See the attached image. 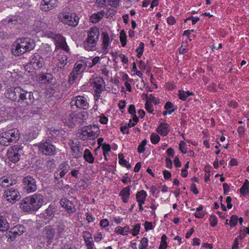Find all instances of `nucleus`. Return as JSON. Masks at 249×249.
<instances>
[{"mask_svg": "<svg viewBox=\"0 0 249 249\" xmlns=\"http://www.w3.org/2000/svg\"><path fill=\"white\" fill-rule=\"evenodd\" d=\"M44 203V197L41 194H35L23 198L20 208L24 212H33L38 210Z\"/></svg>", "mask_w": 249, "mask_h": 249, "instance_id": "obj_1", "label": "nucleus"}, {"mask_svg": "<svg viewBox=\"0 0 249 249\" xmlns=\"http://www.w3.org/2000/svg\"><path fill=\"white\" fill-rule=\"evenodd\" d=\"M35 46V41L31 38H19L13 43L12 46V51L14 55L20 56L24 53L33 50Z\"/></svg>", "mask_w": 249, "mask_h": 249, "instance_id": "obj_2", "label": "nucleus"}, {"mask_svg": "<svg viewBox=\"0 0 249 249\" xmlns=\"http://www.w3.org/2000/svg\"><path fill=\"white\" fill-rule=\"evenodd\" d=\"M43 35L44 36L51 38L53 41L56 48H60L67 53H69V47L67 45L65 37L61 34L46 29Z\"/></svg>", "mask_w": 249, "mask_h": 249, "instance_id": "obj_3", "label": "nucleus"}, {"mask_svg": "<svg viewBox=\"0 0 249 249\" xmlns=\"http://www.w3.org/2000/svg\"><path fill=\"white\" fill-rule=\"evenodd\" d=\"M99 36V29L97 27L90 28L88 31V36L83 43L84 48L89 51L95 50Z\"/></svg>", "mask_w": 249, "mask_h": 249, "instance_id": "obj_4", "label": "nucleus"}, {"mask_svg": "<svg viewBox=\"0 0 249 249\" xmlns=\"http://www.w3.org/2000/svg\"><path fill=\"white\" fill-rule=\"evenodd\" d=\"M54 140L52 137H47L46 140H43L36 144L38 151L43 155L46 156H53L56 154V148L53 144Z\"/></svg>", "mask_w": 249, "mask_h": 249, "instance_id": "obj_5", "label": "nucleus"}, {"mask_svg": "<svg viewBox=\"0 0 249 249\" xmlns=\"http://www.w3.org/2000/svg\"><path fill=\"white\" fill-rule=\"evenodd\" d=\"M44 64L43 57L38 53H36L30 57L29 62L25 66L26 71L33 72L34 70L42 68Z\"/></svg>", "mask_w": 249, "mask_h": 249, "instance_id": "obj_6", "label": "nucleus"}, {"mask_svg": "<svg viewBox=\"0 0 249 249\" xmlns=\"http://www.w3.org/2000/svg\"><path fill=\"white\" fill-rule=\"evenodd\" d=\"M19 139V134L17 129H10L2 132L0 135V144L8 146L11 142H15Z\"/></svg>", "mask_w": 249, "mask_h": 249, "instance_id": "obj_7", "label": "nucleus"}, {"mask_svg": "<svg viewBox=\"0 0 249 249\" xmlns=\"http://www.w3.org/2000/svg\"><path fill=\"white\" fill-rule=\"evenodd\" d=\"M21 185L24 192L29 194L36 192L37 189V181L31 175H27L22 178Z\"/></svg>", "mask_w": 249, "mask_h": 249, "instance_id": "obj_8", "label": "nucleus"}, {"mask_svg": "<svg viewBox=\"0 0 249 249\" xmlns=\"http://www.w3.org/2000/svg\"><path fill=\"white\" fill-rule=\"evenodd\" d=\"M70 105L71 111L72 112H76L79 109L87 110L89 107L87 99L84 96L79 95L71 99Z\"/></svg>", "mask_w": 249, "mask_h": 249, "instance_id": "obj_9", "label": "nucleus"}, {"mask_svg": "<svg viewBox=\"0 0 249 249\" xmlns=\"http://www.w3.org/2000/svg\"><path fill=\"white\" fill-rule=\"evenodd\" d=\"M36 100L32 91L21 88L18 102L19 104L24 107L30 106L35 104Z\"/></svg>", "mask_w": 249, "mask_h": 249, "instance_id": "obj_10", "label": "nucleus"}, {"mask_svg": "<svg viewBox=\"0 0 249 249\" xmlns=\"http://www.w3.org/2000/svg\"><path fill=\"white\" fill-rule=\"evenodd\" d=\"M61 21L69 26L76 27L79 22V17L74 13H63L59 15Z\"/></svg>", "mask_w": 249, "mask_h": 249, "instance_id": "obj_11", "label": "nucleus"}, {"mask_svg": "<svg viewBox=\"0 0 249 249\" xmlns=\"http://www.w3.org/2000/svg\"><path fill=\"white\" fill-rule=\"evenodd\" d=\"M3 196L8 202L12 204L15 203L16 201L19 200L20 196L18 190L14 188H10L5 190Z\"/></svg>", "mask_w": 249, "mask_h": 249, "instance_id": "obj_12", "label": "nucleus"}, {"mask_svg": "<svg viewBox=\"0 0 249 249\" xmlns=\"http://www.w3.org/2000/svg\"><path fill=\"white\" fill-rule=\"evenodd\" d=\"M21 89V87L9 88L5 91L4 96L11 101L18 103Z\"/></svg>", "mask_w": 249, "mask_h": 249, "instance_id": "obj_13", "label": "nucleus"}, {"mask_svg": "<svg viewBox=\"0 0 249 249\" xmlns=\"http://www.w3.org/2000/svg\"><path fill=\"white\" fill-rule=\"evenodd\" d=\"M71 167L68 161H63L54 173V178L56 180L63 178L70 170Z\"/></svg>", "mask_w": 249, "mask_h": 249, "instance_id": "obj_14", "label": "nucleus"}, {"mask_svg": "<svg viewBox=\"0 0 249 249\" xmlns=\"http://www.w3.org/2000/svg\"><path fill=\"white\" fill-rule=\"evenodd\" d=\"M22 151V147L20 145H15L11 150H8V157L10 161L16 163L19 161L20 153Z\"/></svg>", "mask_w": 249, "mask_h": 249, "instance_id": "obj_15", "label": "nucleus"}, {"mask_svg": "<svg viewBox=\"0 0 249 249\" xmlns=\"http://www.w3.org/2000/svg\"><path fill=\"white\" fill-rule=\"evenodd\" d=\"M55 234V229L52 225H48L43 229L42 235L43 237L47 240L48 244H51L54 237Z\"/></svg>", "mask_w": 249, "mask_h": 249, "instance_id": "obj_16", "label": "nucleus"}, {"mask_svg": "<svg viewBox=\"0 0 249 249\" xmlns=\"http://www.w3.org/2000/svg\"><path fill=\"white\" fill-rule=\"evenodd\" d=\"M20 17L18 16H13L8 17L2 20V23L7 28L12 29L14 28L18 24H20Z\"/></svg>", "mask_w": 249, "mask_h": 249, "instance_id": "obj_17", "label": "nucleus"}, {"mask_svg": "<svg viewBox=\"0 0 249 249\" xmlns=\"http://www.w3.org/2000/svg\"><path fill=\"white\" fill-rule=\"evenodd\" d=\"M58 0H42L40 9L43 12H48L57 6Z\"/></svg>", "mask_w": 249, "mask_h": 249, "instance_id": "obj_18", "label": "nucleus"}, {"mask_svg": "<svg viewBox=\"0 0 249 249\" xmlns=\"http://www.w3.org/2000/svg\"><path fill=\"white\" fill-rule=\"evenodd\" d=\"M60 204L64 208L67 212L69 214L73 213L75 212L76 209L72 202L67 198H62L60 200Z\"/></svg>", "mask_w": 249, "mask_h": 249, "instance_id": "obj_19", "label": "nucleus"}, {"mask_svg": "<svg viewBox=\"0 0 249 249\" xmlns=\"http://www.w3.org/2000/svg\"><path fill=\"white\" fill-rule=\"evenodd\" d=\"M26 231V228L22 225H18L12 228L9 232L10 238H15L17 236L22 234Z\"/></svg>", "mask_w": 249, "mask_h": 249, "instance_id": "obj_20", "label": "nucleus"}, {"mask_svg": "<svg viewBox=\"0 0 249 249\" xmlns=\"http://www.w3.org/2000/svg\"><path fill=\"white\" fill-rule=\"evenodd\" d=\"M88 125L84 126L77 133V136L79 139L85 141L88 139H92L90 136V132Z\"/></svg>", "mask_w": 249, "mask_h": 249, "instance_id": "obj_21", "label": "nucleus"}, {"mask_svg": "<svg viewBox=\"0 0 249 249\" xmlns=\"http://www.w3.org/2000/svg\"><path fill=\"white\" fill-rule=\"evenodd\" d=\"M102 39V51L103 53L106 54L108 53V46L110 44V38L107 32H103L101 34Z\"/></svg>", "mask_w": 249, "mask_h": 249, "instance_id": "obj_22", "label": "nucleus"}, {"mask_svg": "<svg viewBox=\"0 0 249 249\" xmlns=\"http://www.w3.org/2000/svg\"><path fill=\"white\" fill-rule=\"evenodd\" d=\"M83 237L87 247V249H92L94 246L93 238L91 233L88 231H85L83 232Z\"/></svg>", "mask_w": 249, "mask_h": 249, "instance_id": "obj_23", "label": "nucleus"}, {"mask_svg": "<svg viewBox=\"0 0 249 249\" xmlns=\"http://www.w3.org/2000/svg\"><path fill=\"white\" fill-rule=\"evenodd\" d=\"M17 182L16 180L12 179L10 177L1 178L0 179V185L3 188H6V189L12 188V186L16 184Z\"/></svg>", "mask_w": 249, "mask_h": 249, "instance_id": "obj_24", "label": "nucleus"}, {"mask_svg": "<svg viewBox=\"0 0 249 249\" xmlns=\"http://www.w3.org/2000/svg\"><path fill=\"white\" fill-rule=\"evenodd\" d=\"M88 114L86 112H83L81 113L77 112L76 113H71L70 115L69 120L72 122H79L78 119L81 120H86L87 118Z\"/></svg>", "mask_w": 249, "mask_h": 249, "instance_id": "obj_25", "label": "nucleus"}, {"mask_svg": "<svg viewBox=\"0 0 249 249\" xmlns=\"http://www.w3.org/2000/svg\"><path fill=\"white\" fill-rule=\"evenodd\" d=\"M53 75L50 73H46L41 75H38L37 77V80L43 84H49L52 82Z\"/></svg>", "mask_w": 249, "mask_h": 249, "instance_id": "obj_26", "label": "nucleus"}, {"mask_svg": "<svg viewBox=\"0 0 249 249\" xmlns=\"http://www.w3.org/2000/svg\"><path fill=\"white\" fill-rule=\"evenodd\" d=\"M92 84L95 91H102L105 87L104 80L100 77L95 78Z\"/></svg>", "mask_w": 249, "mask_h": 249, "instance_id": "obj_27", "label": "nucleus"}, {"mask_svg": "<svg viewBox=\"0 0 249 249\" xmlns=\"http://www.w3.org/2000/svg\"><path fill=\"white\" fill-rule=\"evenodd\" d=\"M71 146V150L72 151V155L74 158H78L82 157V148L80 143L75 144Z\"/></svg>", "mask_w": 249, "mask_h": 249, "instance_id": "obj_28", "label": "nucleus"}, {"mask_svg": "<svg viewBox=\"0 0 249 249\" xmlns=\"http://www.w3.org/2000/svg\"><path fill=\"white\" fill-rule=\"evenodd\" d=\"M130 195V186H128L124 188L120 192L119 196H121L123 202L126 203L128 202Z\"/></svg>", "mask_w": 249, "mask_h": 249, "instance_id": "obj_29", "label": "nucleus"}, {"mask_svg": "<svg viewBox=\"0 0 249 249\" xmlns=\"http://www.w3.org/2000/svg\"><path fill=\"white\" fill-rule=\"evenodd\" d=\"M88 66L86 62L83 60L77 61L74 64L73 70L78 73L81 74Z\"/></svg>", "mask_w": 249, "mask_h": 249, "instance_id": "obj_30", "label": "nucleus"}, {"mask_svg": "<svg viewBox=\"0 0 249 249\" xmlns=\"http://www.w3.org/2000/svg\"><path fill=\"white\" fill-rule=\"evenodd\" d=\"M156 130L161 136H166L169 132V125L167 123H161Z\"/></svg>", "mask_w": 249, "mask_h": 249, "instance_id": "obj_31", "label": "nucleus"}, {"mask_svg": "<svg viewBox=\"0 0 249 249\" xmlns=\"http://www.w3.org/2000/svg\"><path fill=\"white\" fill-rule=\"evenodd\" d=\"M54 226L55 230H56V235L58 237H61L65 229V225L63 221L62 220H58L55 223Z\"/></svg>", "mask_w": 249, "mask_h": 249, "instance_id": "obj_32", "label": "nucleus"}, {"mask_svg": "<svg viewBox=\"0 0 249 249\" xmlns=\"http://www.w3.org/2000/svg\"><path fill=\"white\" fill-rule=\"evenodd\" d=\"M47 24L41 20H36L35 22L33 25V29L36 32H39L42 31L43 33L47 29Z\"/></svg>", "mask_w": 249, "mask_h": 249, "instance_id": "obj_33", "label": "nucleus"}, {"mask_svg": "<svg viewBox=\"0 0 249 249\" xmlns=\"http://www.w3.org/2000/svg\"><path fill=\"white\" fill-rule=\"evenodd\" d=\"M104 14L105 12L103 10L93 14L90 17V21L92 23H96L103 18Z\"/></svg>", "mask_w": 249, "mask_h": 249, "instance_id": "obj_34", "label": "nucleus"}, {"mask_svg": "<svg viewBox=\"0 0 249 249\" xmlns=\"http://www.w3.org/2000/svg\"><path fill=\"white\" fill-rule=\"evenodd\" d=\"M41 54L45 58H49L52 55L53 52L50 46L46 44L42 46L40 50Z\"/></svg>", "mask_w": 249, "mask_h": 249, "instance_id": "obj_35", "label": "nucleus"}, {"mask_svg": "<svg viewBox=\"0 0 249 249\" xmlns=\"http://www.w3.org/2000/svg\"><path fill=\"white\" fill-rule=\"evenodd\" d=\"M10 228L6 217L0 216V231L4 232L7 231Z\"/></svg>", "mask_w": 249, "mask_h": 249, "instance_id": "obj_36", "label": "nucleus"}, {"mask_svg": "<svg viewBox=\"0 0 249 249\" xmlns=\"http://www.w3.org/2000/svg\"><path fill=\"white\" fill-rule=\"evenodd\" d=\"M56 211V208H55L54 204H50L45 210V214L46 215H45V217L46 219L49 217H53Z\"/></svg>", "mask_w": 249, "mask_h": 249, "instance_id": "obj_37", "label": "nucleus"}, {"mask_svg": "<svg viewBox=\"0 0 249 249\" xmlns=\"http://www.w3.org/2000/svg\"><path fill=\"white\" fill-rule=\"evenodd\" d=\"M147 196V193L144 190H141L137 192L136 195V198L138 202L144 203Z\"/></svg>", "mask_w": 249, "mask_h": 249, "instance_id": "obj_38", "label": "nucleus"}, {"mask_svg": "<svg viewBox=\"0 0 249 249\" xmlns=\"http://www.w3.org/2000/svg\"><path fill=\"white\" fill-rule=\"evenodd\" d=\"M89 129L90 132V136L92 139L97 137L100 133V129L96 124L89 125Z\"/></svg>", "mask_w": 249, "mask_h": 249, "instance_id": "obj_39", "label": "nucleus"}, {"mask_svg": "<svg viewBox=\"0 0 249 249\" xmlns=\"http://www.w3.org/2000/svg\"><path fill=\"white\" fill-rule=\"evenodd\" d=\"M83 157L85 160L89 163H92L94 162V158L89 149H86L85 150Z\"/></svg>", "mask_w": 249, "mask_h": 249, "instance_id": "obj_40", "label": "nucleus"}, {"mask_svg": "<svg viewBox=\"0 0 249 249\" xmlns=\"http://www.w3.org/2000/svg\"><path fill=\"white\" fill-rule=\"evenodd\" d=\"M240 192L242 195L249 194V181L246 179L244 183L240 189Z\"/></svg>", "mask_w": 249, "mask_h": 249, "instance_id": "obj_41", "label": "nucleus"}, {"mask_svg": "<svg viewBox=\"0 0 249 249\" xmlns=\"http://www.w3.org/2000/svg\"><path fill=\"white\" fill-rule=\"evenodd\" d=\"M194 95V93L192 92H190L189 91H184L179 90L178 91V97L180 100L182 101H185L186 98L189 96Z\"/></svg>", "mask_w": 249, "mask_h": 249, "instance_id": "obj_42", "label": "nucleus"}, {"mask_svg": "<svg viewBox=\"0 0 249 249\" xmlns=\"http://www.w3.org/2000/svg\"><path fill=\"white\" fill-rule=\"evenodd\" d=\"M129 231V227L127 226H125L123 228L121 226H118L115 228V232L117 234H120L122 235H125Z\"/></svg>", "mask_w": 249, "mask_h": 249, "instance_id": "obj_43", "label": "nucleus"}, {"mask_svg": "<svg viewBox=\"0 0 249 249\" xmlns=\"http://www.w3.org/2000/svg\"><path fill=\"white\" fill-rule=\"evenodd\" d=\"M68 56L66 54H59L58 56V60L60 62V64L63 65V66H60L59 68L60 69H63L64 67L68 63Z\"/></svg>", "mask_w": 249, "mask_h": 249, "instance_id": "obj_44", "label": "nucleus"}, {"mask_svg": "<svg viewBox=\"0 0 249 249\" xmlns=\"http://www.w3.org/2000/svg\"><path fill=\"white\" fill-rule=\"evenodd\" d=\"M79 74H80L78 73V72H76V71H74L72 70V71L70 73L69 75V83L71 84H73L75 82V80H76L78 75Z\"/></svg>", "mask_w": 249, "mask_h": 249, "instance_id": "obj_45", "label": "nucleus"}, {"mask_svg": "<svg viewBox=\"0 0 249 249\" xmlns=\"http://www.w3.org/2000/svg\"><path fill=\"white\" fill-rule=\"evenodd\" d=\"M147 143V140L144 139L142 141V142L139 144L138 147V152L139 153H142L144 152L145 146Z\"/></svg>", "mask_w": 249, "mask_h": 249, "instance_id": "obj_46", "label": "nucleus"}, {"mask_svg": "<svg viewBox=\"0 0 249 249\" xmlns=\"http://www.w3.org/2000/svg\"><path fill=\"white\" fill-rule=\"evenodd\" d=\"M160 140V137L155 133H153L150 136V140L153 144L158 143Z\"/></svg>", "mask_w": 249, "mask_h": 249, "instance_id": "obj_47", "label": "nucleus"}, {"mask_svg": "<svg viewBox=\"0 0 249 249\" xmlns=\"http://www.w3.org/2000/svg\"><path fill=\"white\" fill-rule=\"evenodd\" d=\"M120 36L122 46L124 47L126 44V36L124 30L121 31Z\"/></svg>", "mask_w": 249, "mask_h": 249, "instance_id": "obj_48", "label": "nucleus"}, {"mask_svg": "<svg viewBox=\"0 0 249 249\" xmlns=\"http://www.w3.org/2000/svg\"><path fill=\"white\" fill-rule=\"evenodd\" d=\"M60 133V131L58 129H51L50 131L49 135L50 136H49L48 137H52V138H53V140H54V142H56L57 140V138H56Z\"/></svg>", "mask_w": 249, "mask_h": 249, "instance_id": "obj_49", "label": "nucleus"}, {"mask_svg": "<svg viewBox=\"0 0 249 249\" xmlns=\"http://www.w3.org/2000/svg\"><path fill=\"white\" fill-rule=\"evenodd\" d=\"M238 218L236 215H232L231 217L229 224L231 227H235L238 222Z\"/></svg>", "mask_w": 249, "mask_h": 249, "instance_id": "obj_50", "label": "nucleus"}, {"mask_svg": "<svg viewBox=\"0 0 249 249\" xmlns=\"http://www.w3.org/2000/svg\"><path fill=\"white\" fill-rule=\"evenodd\" d=\"M148 239L146 237H143L139 245V249H146L148 246Z\"/></svg>", "mask_w": 249, "mask_h": 249, "instance_id": "obj_51", "label": "nucleus"}, {"mask_svg": "<svg viewBox=\"0 0 249 249\" xmlns=\"http://www.w3.org/2000/svg\"><path fill=\"white\" fill-rule=\"evenodd\" d=\"M55 161L54 159L48 160L46 162V167L48 170L53 169L55 167Z\"/></svg>", "mask_w": 249, "mask_h": 249, "instance_id": "obj_52", "label": "nucleus"}, {"mask_svg": "<svg viewBox=\"0 0 249 249\" xmlns=\"http://www.w3.org/2000/svg\"><path fill=\"white\" fill-rule=\"evenodd\" d=\"M187 144L184 141H180L179 144V148L181 152L183 154H185L187 152Z\"/></svg>", "mask_w": 249, "mask_h": 249, "instance_id": "obj_53", "label": "nucleus"}, {"mask_svg": "<svg viewBox=\"0 0 249 249\" xmlns=\"http://www.w3.org/2000/svg\"><path fill=\"white\" fill-rule=\"evenodd\" d=\"M141 228V225L140 224L138 223L136 224L133 229L132 230V234L133 236H136L138 235L140 232V230Z\"/></svg>", "mask_w": 249, "mask_h": 249, "instance_id": "obj_54", "label": "nucleus"}, {"mask_svg": "<svg viewBox=\"0 0 249 249\" xmlns=\"http://www.w3.org/2000/svg\"><path fill=\"white\" fill-rule=\"evenodd\" d=\"M209 220L210 221V225L212 227H215L217 224V220L216 217L214 215L210 216Z\"/></svg>", "mask_w": 249, "mask_h": 249, "instance_id": "obj_55", "label": "nucleus"}, {"mask_svg": "<svg viewBox=\"0 0 249 249\" xmlns=\"http://www.w3.org/2000/svg\"><path fill=\"white\" fill-rule=\"evenodd\" d=\"M145 108L146 110L149 113H152L154 111L153 106L151 103H149L148 101H146L145 104Z\"/></svg>", "mask_w": 249, "mask_h": 249, "instance_id": "obj_56", "label": "nucleus"}, {"mask_svg": "<svg viewBox=\"0 0 249 249\" xmlns=\"http://www.w3.org/2000/svg\"><path fill=\"white\" fill-rule=\"evenodd\" d=\"M145 230L146 231L148 230H152L154 229V227L152 225V223L148 221H145L144 223Z\"/></svg>", "mask_w": 249, "mask_h": 249, "instance_id": "obj_57", "label": "nucleus"}, {"mask_svg": "<svg viewBox=\"0 0 249 249\" xmlns=\"http://www.w3.org/2000/svg\"><path fill=\"white\" fill-rule=\"evenodd\" d=\"M102 149L104 153H108L111 150L110 145L108 144L103 143L102 145Z\"/></svg>", "mask_w": 249, "mask_h": 249, "instance_id": "obj_58", "label": "nucleus"}, {"mask_svg": "<svg viewBox=\"0 0 249 249\" xmlns=\"http://www.w3.org/2000/svg\"><path fill=\"white\" fill-rule=\"evenodd\" d=\"M119 163L121 165L125 167L126 168H127L128 169L131 168L130 164L128 163V162L126 160H125L124 159L123 160H121V161L119 162Z\"/></svg>", "mask_w": 249, "mask_h": 249, "instance_id": "obj_59", "label": "nucleus"}, {"mask_svg": "<svg viewBox=\"0 0 249 249\" xmlns=\"http://www.w3.org/2000/svg\"><path fill=\"white\" fill-rule=\"evenodd\" d=\"M107 0H96V3L98 4V6L104 7L106 6Z\"/></svg>", "mask_w": 249, "mask_h": 249, "instance_id": "obj_60", "label": "nucleus"}, {"mask_svg": "<svg viewBox=\"0 0 249 249\" xmlns=\"http://www.w3.org/2000/svg\"><path fill=\"white\" fill-rule=\"evenodd\" d=\"M205 211H202V212H196L195 213V216L196 218H202L204 217L205 214Z\"/></svg>", "mask_w": 249, "mask_h": 249, "instance_id": "obj_61", "label": "nucleus"}, {"mask_svg": "<svg viewBox=\"0 0 249 249\" xmlns=\"http://www.w3.org/2000/svg\"><path fill=\"white\" fill-rule=\"evenodd\" d=\"M109 223V222L107 219H104L101 220L100 225L101 227L106 228L108 226Z\"/></svg>", "mask_w": 249, "mask_h": 249, "instance_id": "obj_62", "label": "nucleus"}, {"mask_svg": "<svg viewBox=\"0 0 249 249\" xmlns=\"http://www.w3.org/2000/svg\"><path fill=\"white\" fill-rule=\"evenodd\" d=\"M128 111L129 113L131 115L136 114V112L135 106L134 105H129L128 109Z\"/></svg>", "mask_w": 249, "mask_h": 249, "instance_id": "obj_63", "label": "nucleus"}, {"mask_svg": "<svg viewBox=\"0 0 249 249\" xmlns=\"http://www.w3.org/2000/svg\"><path fill=\"white\" fill-rule=\"evenodd\" d=\"M120 130L123 134H128V128L126 124L120 127Z\"/></svg>", "mask_w": 249, "mask_h": 249, "instance_id": "obj_64", "label": "nucleus"}]
</instances>
